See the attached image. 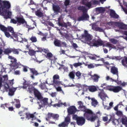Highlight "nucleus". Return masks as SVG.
Listing matches in <instances>:
<instances>
[{
  "instance_id": "412c9836",
  "label": "nucleus",
  "mask_w": 127,
  "mask_h": 127,
  "mask_svg": "<svg viewBox=\"0 0 127 127\" xmlns=\"http://www.w3.org/2000/svg\"><path fill=\"white\" fill-rule=\"evenodd\" d=\"M30 69L31 73H32V74L31 76V77L32 79H34V75L36 76L39 74V73H38L37 71H36L34 68H30Z\"/></svg>"
},
{
  "instance_id": "9b49d317",
  "label": "nucleus",
  "mask_w": 127,
  "mask_h": 127,
  "mask_svg": "<svg viewBox=\"0 0 127 127\" xmlns=\"http://www.w3.org/2000/svg\"><path fill=\"white\" fill-rule=\"evenodd\" d=\"M74 117L75 118L77 124L78 125L82 126L85 124V120L84 118L77 116L76 115H74Z\"/></svg>"
},
{
  "instance_id": "a878e982",
  "label": "nucleus",
  "mask_w": 127,
  "mask_h": 127,
  "mask_svg": "<svg viewBox=\"0 0 127 127\" xmlns=\"http://www.w3.org/2000/svg\"><path fill=\"white\" fill-rule=\"evenodd\" d=\"M98 96L102 100L105 98L107 96V95L103 91H101L99 93Z\"/></svg>"
},
{
  "instance_id": "5701e85b",
  "label": "nucleus",
  "mask_w": 127,
  "mask_h": 127,
  "mask_svg": "<svg viewBox=\"0 0 127 127\" xmlns=\"http://www.w3.org/2000/svg\"><path fill=\"white\" fill-rule=\"evenodd\" d=\"M8 80V76L7 75L0 76V83L2 84L3 82L5 83Z\"/></svg>"
},
{
  "instance_id": "423d86ee",
  "label": "nucleus",
  "mask_w": 127,
  "mask_h": 127,
  "mask_svg": "<svg viewBox=\"0 0 127 127\" xmlns=\"http://www.w3.org/2000/svg\"><path fill=\"white\" fill-rule=\"evenodd\" d=\"M60 78L59 76L57 74H55L53 76L52 85H53L55 87L57 86L63 85L62 82L60 80Z\"/></svg>"
},
{
  "instance_id": "de8ad7c7",
  "label": "nucleus",
  "mask_w": 127,
  "mask_h": 127,
  "mask_svg": "<svg viewBox=\"0 0 127 127\" xmlns=\"http://www.w3.org/2000/svg\"><path fill=\"white\" fill-rule=\"evenodd\" d=\"M81 73L79 71H77L76 73V75L78 77V79L81 78Z\"/></svg>"
},
{
  "instance_id": "c85d7f7f",
  "label": "nucleus",
  "mask_w": 127,
  "mask_h": 127,
  "mask_svg": "<svg viewBox=\"0 0 127 127\" xmlns=\"http://www.w3.org/2000/svg\"><path fill=\"white\" fill-rule=\"evenodd\" d=\"M25 115H26V118L28 119V120L31 118L32 119V120H33L34 117L33 114H31L29 113H26Z\"/></svg>"
},
{
  "instance_id": "13d9d810",
  "label": "nucleus",
  "mask_w": 127,
  "mask_h": 127,
  "mask_svg": "<svg viewBox=\"0 0 127 127\" xmlns=\"http://www.w3.org/2000/svg\"><path fill=\"white\" fill-rule=\"evenodd\" d=\"M12 33V35L16 39H17L18 38V35L15 32H13Z\"/></svg>"
},
{
  "instance_id": "e2e57ef3",
  "label": "nucleus",
  "mask_w": 127,
  "mask_h": 127,
  "mask_svg": "<svg viewBox=\"0 0 127 127\" xmlns=\"http://www.w3.org/2000/svg\"><path fill=\"white\" fill-rule=\"evenodd\" d=\"M62 104H63L62 103H58L57 104H56L53 105V106L54 107H56V106L58 107H60L61 106V105H62Z\"/></svg>"
},
{
  "instance_id": "dca6fc26",
  "label": "nucleus",
  "mask_w": 127,
  "mask_h": 127,
  "mask_svg": "<svg viewBox=\"0 0 127 127\" xmlns=\"http://www.w3.org/2000/svg\"><path fill=\"white\" fill-rule=\"evenodd\" d=\"M110 72L113 75H116L117 79L118 80L119 77L118 71V68L115 66H112L111 68Z\"/></svg>"
},
{
  "instance_id": "2f4dec72",
  "label": "nucleus",
  "mask_w": 127,
  "mask_h": 127,
  "mask_svg": "<svg viewBox=\"0 0 127 127\" xmlns=\"http://www.w3.org/2000/svg\"><path fill=\"white\" fill-rule=\"evenodd\" d=\"M78 105L79 106L78 107L79 109H80L82 110L85 108L86 107L85 106H84L83 103L81 101H79L77 102Z\"/></svg>"
},
{
  "instance_id": "20e7f679",
  "label": "nucleus",
  "mask_w": 127,
  "mask_h": 127,
  "mask_svg": "<svg viewBox=\"0 0 127 127\" xmlns=\"http://www.w3.org/2000/svg\"><path fill=\"white\" fill-rule=\"evenodd\" d=\"M11 5L9 2L7 0H0V12L4 10L8 9L11 8Z\"/></svg>"
},
{
  "instance_id": "72a5a7b5",
  "label": "nucleus",
  "mask_w": 127,
  "mask_h": 127,
  "mask_svg": "<svg viewBox=\"0 0 127 127\" xmlns=\"http://www.w3.org/2000/svg\"><path fill=\"white\" fill-rule=\"evenodd\" d=\"M12 48H7L5 49L4 52V54L6 55H9L12 52Z\"/></svg>"
},
{
  "instance_id": "4be33fe9",
  "label": "nucleus",
  "mask_w": 127,
  "mask_h": 127,
  "mask_svg": "<svg viewBox=\"0 0 127 127\" xmlns=\"http://www.w3.org/2000/svg\"><path fill=\"white\" fill-rule=\"evenodd\" d=\"M110 15L111 18L115 19H118L119 17V15L115 13L114 10H111L110 11Z\"/></svg>"
},
{
  "instance_id": "ea45409f",
  "label": "nucleus",
  "mask_w": 127,
  "mask_h": 127,
  "mask_svg": "<svg viewBox=\"0 0 127 127\" xmlns=\"http://www.w3.org/2000/svg\"><path fill=\"white\" fill-rule=\"evenodd\" d=\"M30 40L32 42H35L37 41V40L36 37L33 36H32L30 38Z\"/></svg>"
},
{
  "instance_id": "f704fd0d",
  "label": "nucleus",
  "mask_w": 127,
  "mask_h": 127,
  "mask_svg": "<svg viewBox=\"0 0 127 127\" xmlns=\"http://www.w3.org/2000/svg\"><path fill=\"white\" fill-rule=\"evenodd\" d=\"M20 51V50L19 49H16L14 48H12V52L15 54L18 55L19 54V51Z\"/></svg>"
},
{
  "instance_id": "a211bd4d",
  "label": "nucleus",
  "mask_w": 127,
  "mask_h": 127,
  "mask_svg": "<svg viewBox=\"0 0 127 127\" xmlns=\"http://www.w3.org/2000/svg\"><path fill=\"white\" fill-rule=\"evenodd\" d=\"M34 94L38 100H39L43 98V97L42 96L41 94L37 90L34 89Z\"/></svg>"
},
{
  "instance_id": "338daca9",
  "label": "nucleus",
  "mask_w": 127,
  "mask_h": 127,
  "mask_svg": "<svg viewBox=\"0 0 127 127\" xmlns=\"http://www.w3.org/2000/svg\"><path fill=\"white\" fill-rule=\"evenodd\" d=\"M14 101H13L12 102V104H14L15 102L17 103H20V101L19 99H14Z\"/></svg>"
},
{
  "instance_id": "4d7b16f0",
  "label": "nucleus",
  "mask_w": 127,
  "mask_h": 127,
  "mask_svg": "<svg viewBox=\"0 0 127 127\" xmlns=\"http://www.w3.org/2000/svg\"><path fill=\"white\" fill-rule=\"evenodd\" d=\"M40 51H41L44 52L46 53H48V52L49 51V50H48L47 49H42L41 48V49H40Z\"/></svg>"
},
{
  "instance_id": "6e6d98bb",
  "label": "nucleus",
  "mask_w": 127,
  "mask_h": 127,
  "mask_svg": "<svg viewBox=\"0 0 127 127\" xmlns=\"http://www.w3.org/2000/svg\"><path fill=\"white\" fill-rule=\"evenodd\" d=\"M114 46L110 43H106L105 46L108 47L109 48H113V46Z\"/></svg>"
},
{
  "instance_id": "cd10ccee",
  "label": "nucleus",
  "mask_w": 127,
  "mask_h": 127,
  "mask_svg": "<svg viewBox=\"0 0 127 127\" xmlns=\"http://www.w3.org/2000/svg\"><path fill=\"white\" fill-rule=\"evenodd\" d=\"M88 89L91 92H94L97 90L96 87L94 86H90L88 87Z\"/></svg>"
},
{
  "instance_id": "49530a36",
  "label": "nucleus",
  "mask_w": 127,
  "mask_h": 127,
  "mask_svg": "<svg viewBox=\"0 0 127 127\" xmlns=\"http://www.w3.org/2000/svg\"><path fill=\"white\" fill-rule=\"evenodd\" d=\"M82 65V64L81 63L78 62V63H75L73 64V66L75 67H77L78 66H80Z\"/></svg>"
},
{
  "instance_id": "69168bd1",
  "label": "nucleus",
  "mask_w": 127,
  "mask_h": 127,
  "mask_svg": "<svg viewBox=\"0 0 127 127\" xmlns=\"http://www.w3.org/2000/svg\"><path fill=\"white\" fill-rule=\"evenodd\" d=\"M29 86L28 84L26 82H25L24 83L23 88L24 89H26Z\"/></svg>"
},
{
  "instance_id": "4468645a",
  "label": "nucleus",
  "mask_w": 127,
  "mask_h": 127,
  "mask_svg": "<svg viewBox=\"0 0 127 127\" xmlns=\"http://www.w3.org/2000/svg\"><path fill=\"white\" fill-rule=\"evenodd\" d=\"M15 18L17 20L18 24L19 25H20L22 24H27V22L24 18L23 17H21L20 16H17L15 17Z\"/></svg>"
},
{
  "instance_id": "7c9ffc66",
  "label": "nucleus",
  "mask_w": 127,
  "mask_h": 127,
  "mask_svg": "<svg viewBox=\"0 0 127 127\" xmlns=\"http://www.w3.org/2000/svg\"><path fill=\"white\" fill-rule=\"evenodd\" d=\"M121 122L123 125H125L126 127H127V118L124 117L121 119Z\"/></svg>"
},
{
  "instance_id": "c9c22d12",
  "label": "nucleus",
  "mask_w": 127,
  "mask_h": 127,
  "mask_svg": "<svg viewBox=\"0 0 127 127\" xmlns=\"http://www.w3.org/2000/svg\"><path fill=\"white\" fill-rule=\"evenodd\" d=\"M77 9L78 10L82 11L83 13V12H87V10L84 6H80L78 7Z\"/></svg>"
},
{
  "instance_id": "c03bdc74",
  "label": "nucleus",
  "mask_w": 127,
  "mask_h": 127,
  "mask_svg": "<svg viewBox=\"0 0 127 127\" xmlns=\"http://www.w3.org/2000/svg\"><path fill=\"white\" fill-rule=\"evenodd\" d=\"M69 77L72 79H74L75 75L74 72H70L69 74Z\"/></svg>"
},
{
  "instance_id": "bb28decb",
  "label": "nucleus",
  "mask_w": 127,
  "mask_h": 127,
  "mask_svg": "<svg viewBox=\"0 0 127 127\" xmlns=\"http://www.w3.org/2000/svg\"><path fill=\"white\" fill-rule=\"evenodd\" d=\"M16 88H11L9 89V92L8 95H9L12 96L14 94V93L16 91Z\"/></svg>"
},
{
  "instance_id": "ddd939ff",
  "label": "nucleus",
  "mask_w": 127,
  "mask_h": 127,
  "mask_svg": "<svg viewBox=\"0 0 127 127\" xmlns=\"http://www.w3.org/2000/svg\"><path fill=\"white\" fill-rule=\"evenodd\" d=\"M70 122V118L68 117H67L64 119V121L60 124L58 125L59 127H66L68 126Z\"/></svg>"
},
{
  "instance_id": "0eeeda50",
  "label": "nucleus",
  "mask_w": 127,
  "mask_h": 127,
  "mask_svg": "<svg viewBox=\"0 0 127 127\" xmlns=\"http://www.w3.org/2000/svg\"><path fill=\"white\" fill-rule=\"evenodd\" d=\"M93 37L88 33L86 30L84 31V33L82 35L81 39L83 42L90 41L92 39Z\"/></svg>"
},
{
  "instance_id": "0e129e2a",
  "label": "nucleus",
  "mask_w": 127,
  "mask_h": 127,
  "mask_svg": "<svg viewBox=\"0 0 127 127\" xmlns=\"http://www.w3.org/2000/svg\"><path fill=\"white\" fill-rule=\"evenodd\" d=\"M4 33L5 36L6 37L9 38L11 36L10 35L9 33L7 31H5L4 32Z\"/></svg>"
},
{
  "instance_id": "2eb2a0df",
  "label": "nucleus",
  "mask_w": 127,
  "mask_h": 127,
  "mask_svg": "<svg viewBox=\"0 0 127 127\" xmlns=\"http://www.w3.org/2000/svg\"><path fill=\"white\" fill-rule=\"evenodd\" d=\"M110 121H112L113 124L115 125H118L119 124V122L118 120L115 119L114 117L111 116H110V118L109 120L105 123L108 124L110 122Z\"/></svg>"
},
{
  "instance_id": "473e14b6",
  "label": "nucleus",
  "mask_w": 127,
  "mask_h": 127,
  "mask_svg": "<svg viewBox=\"0 0 127 127\" xmlns=\"http://www.w3.org/2000/svg\"><path fill=\"white\" fill-rule=\"evenodd\" d=\"M36 15L38 17L40 18L43 16V14L39 10H38L35 12Z\"/></svg>"
},
{
  "instance_id": "052dcab7",
  "label": "nucleus",
  "mask_w": 127,
  "mask_h": 127,
  "mask_svg": "<svg viewBox=\"0 0 127 127\" xmlns=\"http://www.w3.org/2000/svg\"><path fill=\"white\" fill-rule=\"evenodd\" d=\"M56 90L57 91L59 92V91H62V89L60 87V86H57V87H56Z\"/></svg>"
},
{
  "instance_id": "4c0bfd02",
  "label": "nucleus",
  "mask_w": 127,
  "mask_h": 127,
  "mask_svg": "<svg viewBox=\"0 0 127 127\" xmlns=\"http://www.w3.org/2000/svg\"><path fill=\"white\" fill-rule=\"evenodd\" d=\"M117 22H110L107 23V24L109 26H112L114 27L116 26Z\"/></svg>"
},
{
  "instance_id": "f257e3e1",
  "label": "nucleus",
  "mask_w": 127,
  "mask_h": 127,
  "mask_svg": "<svg viewBox=\"0 0 127 127\" xmlns=\"http://www.w3.org/2000/svg\"><path fill=\"white\" fill-rule=\"evenodd\" d=\"M82 111L85 112L84 116L87 120L90 121L91 122H94L98 118L97 115L94 114L93 112L90 110L87 109L86 107L82 110Z\"/></svg>"
},
{
  "instance_id": "39448f33",
  "label": "nucleus",
  "mask_w": 127,
  "mask_h": 127,
  "mask_svg": "<svg viewBox=\"0 0 127 127\" xmlns=\"http://www.w3.org/2000/svg\"><path fill=\"white\" fill-rule=\"evenodd\" d=\"M89 44L91 46L98 47L103 45V46H104L103 42L100 39H93L92 41H90Z\"/></svg>"
},
{
  "instance_id": "9d476101",
  "label": "nucleus",
  "mask_w": 127,
  "mask_h": 127,
  "mask_svg": "<svg viewBox=\"0 0 127 127\" xmlns=\"http://www.w3.org/2000/svg\"><path fill=\"white\" fill-rule=\"evenodd\" d=\"M1 12H0V15H2L3 16L4 18L7 19L11 18L12 15V12L7 9H6L3 11L1 10Z\"/></svg>"
},
{
  "instance_id": "09e8293b",
  "label": "nucleus",
  "mask_w": 127,
  "mask_h": 127,
  "mask_svg": "<svg viewBox=\"0 0 127 127\" xmlns=\"http://www.w3.org/2000/svg\"><path fill=\"white\" fill-rule=\"evenodd\" d=\"M28 91H29L30 93H31L32 91L33 90V88L32 86L31 85H29L28 86Z\"/></svg>"
},
{
  "instance_id": "f03ea898",
  "label": "nucleus",
  "mask_w": 127,
  "mask_h": 127,
  "mask_svg": "<svg viewBox=\"0 0 127 127\" xmlns=\"http://www.w3.org/2000/svg\"><path fill=\"white\" fill-rule=\"evenodd\" d=\"M8 58L11 60L10 66L13 69L15 70L18 68H20L23 66L20 62H17L16 59L14 57L10 56H8Z\"/></svg>"
},
{
  "instance_id": "1a4fd4ad",
  "label": "nucleus",
  "mask_w": 127,
  "mask_h": 127,
  "mask_svg": "<svg viewBox=\"0 0 127 127\" xmlns=\"http://www.w3.org/2000/svg\"><path fill=\"white\" fill-rule=\"evenodd\" d=\"M87 12V11L83 12L81 16H79L77 20L78 21L89 20V16Z\"/></svg>"
},
{
  "instance_id": "774afa93",
  "label": "nucleus",
  "mask_w": 127,
  "mask_h": 127,
  "mask_svg": "<svg viewBox=\"0 0 127 127\" xmlns=\"http://www.w3.org/2000/svg\"><path fill=\"white\" fill-rule=\"evenodd\" d=\"M4 88L7 91L8 89H9L10 88L8 84L6 83L5 85Z\"/></svg>"
},
{
  "instance_id": "a18cd8bd",
  "label": "nucleus",
  "mask_w": 127,
  "mask_h": 127,
  "mask_svg": "<svg viewBox=\"0 0 127 127\" xmlns=\"http://www.w3.org/2000/svg\"><path fill=\"white\" fill-rule=\"evenodd\" d=\"M109 41L113 44H116L117 43V41L116 39L114 38H111L110 39Z\"/></svg>"
},
{
  "instance_id": "6ab92c4d",
  "label": "nucleus",
  "mask_w": 127,
  "mask_h": 127,
  "mask_svg": "<svg viewBox=\"0 0 127 127\" xmlns=\"http://www.w3.org/2000/svg\"><path fill=\"white\" fill-rule=\"evenodd\" d=\"M82 3L90 9L92 7V1L89 2L87 0H82Z\"/></svg>"
},
{
  "instance_id": "f3484780",
  "label": "nucleus",
  "mask_w": 127,
  "mask_h": 127,
  "mask_svg": "<svg viewBox=\"0 0 127 127\" xmlns=\"http://www.w3.org/2000/svg\"><path fill=\"white\" fill-rule=\"evenodd\" d=\"M76 111V109L74 106L70 107L67 109V112L69 114H74L75 113Z\"/></svg>"
},
{
  "instance_id": "e433bc0d",
  "label": "nucleus",
  "mask_w": 127,
  "mask_h": 127,
  "mask_svg": "<svg viewBox=\"0 0 127 127\" xmlns=\"http://www.w3.org/2000/svg\"><path fill=\"white\" fill-rule=\"evenodd\" d=\"M92 78L94 82H97L98 80L99 76L96 74H94L92 77Z\"/></svg>"
},
{
  "instance_id": "3c124183",
  "label": "nucleus",
  "mask_w": 127,
  "mask_h": 127,
  "mask_svg": "<svg viewBox=\"0 0 127 127\" xmlns=\"http://www.w3.org/2000/svg\"><path fill=\"white\" fill-rule=\"evenodd\" d=\"M46 85L45 83H41L40 87L42 89H44L46 88Z\"/></svg>"
},
{
  "instance_id": "c756f323",
  "label": "nucleus",
  "mask_w": 127,
  "mask_h": 127,
  "mask_svg": "<svg viewBox=\"0 0 127 127\" xmlns=\"http://www.w3.org/2000/svg\"><path fill=\"white\" fill-rule=\"evenodd\" d=\"M91 99L92 101L91 103L92 105L94 107H96L98 103V102L94 98H92Z\"/></svg>"
},
{
  "instance_id": "f8f14e48",
  "label": "nucleus",
  "mask_w": 127,
  "mask_h": 127,
  "mask_svg": "<svg viewBox=\"0 0 127 127\" xmlns=\"http://www.w3.org/2000/svg\"><path fill=\"white\" fill-rule=\"evenodd\" d=\"M48 99L46 98H42L41 99L39 100V103L41 104H39V107L38 109H40L41 108L44 107L45 106L48 105L49 104L48 102Z\"/></svg>"
},
{
  "instance_id": "a19ab883",
  "label": "nucleus",
  "mask_w": 127,
  "mask_h": 127,
  "mask_svg": "<svg viewBox=\"0 0 127 127\" xmlns=\"http://www.w3.org/2000/svg\"><path fill=\"white\" fill-rule=\"evenodd\" d=\"M46 58H48L49 59H50V58L52 57L53 55L50 52H48L47 53L46 55L45 56Z\"/></svg>"
},
{
  "instance_id": "bf43d9fd",
  "label": "nucleus",
  "mask_w": 127,
  "mask_h": 127,
  "mask_svg": "<svg viewBox=\"0 0 127 127\" xmlns=\"http://www.w3.org/2000/svg\"><path fill=\"white\" fill-rule=\"evenodd\" d=\"M22 66L23 67V71H24L25 72H27L28 71V67H27V66L23 65V66Z\"/></svg>"
},
{
  "instance_id": "79ce46f5",
  "label": "nucleus",
  "mask_w": 127,
  "mask_h": 127,
  "mask_svg": "<svg viewBox=\"0 0 127 127\" xmlns=\"http://www.w3.org/2000/svg\"><path fill=\"white\" fill-rule=\"evenodd\" d=\"M122 64L124 66L126 65L125 63L127 64V57H124V59L122 60Z\"/></svg>"
},
{
  "instance_id": "37998d69",
  "label": "nucleus",
  "mask_w": 127,
  "mask_h": 127,
  "mask_svg": "<svg viewBox=\"0 0 127 127\" xmlns=\"http://www.w3.org/2000/svg\"><path fill=\"white\" fill-rule=\"evenodd\" d=\"M35 53V51L33 50H29V51L28 52V54L30 56H33L34 55Z\"/></svg>"
},
{
  "instance_id": "58836bf2",
  "label": "nucleus",
  "mask_w": 127,
  "mask_h": 127,
  "mask_svg": "<svg viewBox=\"0 0 127 127\" xmlns=\"http://www.w3.org/2000/svg\"><path fill=\"white\" fill-rule=\"evenodd\" d=\"M0 29L1 31L4 32L5 31H7V28L1 25H0Z\"/></svg>"
},
{
  "instance_id": "5fc2aeb1",
  "label": "nucleus",
  "mask_w": 127,
  "mask_h": 127,
  "mask_svg": "<svg viewBox=\"0 0 127 127\" xmlns=\"http://www.w3.org/2000/svg\"><path fill=\"white\" fill-rule=\"evenodd\" d=\"M96 10L99 11H101L104 12L105 11V9L102 7H98L96 8Z\"/></svg>"
},
{
  "instance_id": "b1692460",
  "label": "nucleus",
  "mask_w": 127,
  "mask_h": 127,
  "mask_svg": "<svg viewBox=\"0 0 127 127\" xmlns=\"http://www.w3.org/2000/svg\"><path fill=\"white\" fill-rule=\"evenodd\" d=\"M61 41L60 40L57 38L55 39L54 41V44L55 46L58 47H61Z\"/></svg>"
},
{
  "instance_id": "603ef678",
  "label": "nucleus",
  "mask_w": 127,
  "mask_h": 127,
  "mask_svg": "<svg viewBox=\"0 0 127 127\" xmlns=\"http://www.w3.org/2000/svg\"><path fill=\"white\" fill-rule=\"evenodd\" d=\"M94 64H89L88 65V68L89 69H91L94 68L95 67V65H94Z\"/></svg>"
},
{
  "instance_id": "864d4df0",
  "label": "nucleus",
  "mask_w": 127,
  "mask_h": 127,
  "mask_svg": "<svg viewBox=\"0 0 127 127\" xmlns=\"http://www.w3.org/2000/svg\"><path fill=\"white\" fill-rule=\"evenodd\" d=\"M69 0H65L64 2V4L65 6H67L69 4Z\"/></svg>"
},
{
  "instance_id": "8fccbe9b",
  "label": "nucleus",
  "mask_w": 127,
  "mask_h": 127,
  "mask_svg": "<svg viewBox=\"0 0 127 127\" xmlns=\"http://www.w3.org/2000/svg\"><path fill=\"white\" fill-rule=\"evenodd\" d=\"M7 30L8 31L12 33L14 32V31L13 28L10 26L8 27L7 28Z\"/></svg>"
},
{
  "instance_id": "393cba45",
  "label": "nucleus",
  "mask_w": 127,
  "mask_h": 127,
  "mask_svg": "<svg viewBox=\"0 0 127 127\" xmlns=\"http://www.w3.org/2000/svg\"><path fill=\"white\" fill-rule=\"evenodd\" d=\"M53 9L54 11L56 12L59 13L60 12V8L59 6L58 5L53 4Z\"/></svg>"
},
{
  "instance_id": "680f3d73",
  "label": "nucleus",
  "mask_w": 127,
  "mask_h": 127,
  "mask_svg": "<svg viewBox=\"0 0 127 127\" xmlns=\"http://www.w3.org/2000/svg\"><path fill=\"white\" fill-rule=\"evenodd\" d=\"M11 22L14 24H16L17 23L18 24V22L17 21V20H15L14 19H12L11 20Z\"/></svg>"
},
{
  "instance_id": "aec40b11",
  "label": "nucleus",
  "mask_w": 127,
  "mask_h": 127,
  "mask_svg": "<svg viewBox=\"0 0 127 127\" xmlns=\"http://www.w3.org/2000/svg\"><path fill=\"white\" fill-rule=\"evenodd\" d=\"M116 27H119L120 28L122 29H127V26L122 22H117Z\"/></svg>"
},
{
  "instance_id": "6e6552de",
  "label": "nucleus",
  "mask_w": 127,
  "mask_h": 127,
  "mask_svg": "<svg viewBox=\"0 0 127 127\" xmlns=\"http://www.w3.org/2000/svg\"><path fill=\"white\" fill-rule=\"evenodd\" d=\"M106 89L115 93H118L122 90V88L119 86H114L108 85L106 87Z\"/></svg>"
},
{
  "instance_id": "7ed1b4c3",
  "label": "nucleus",
  "mask_w": 127,
  "mask_h": 127,
  "mask_svg": "<svg viewBox=\"0 0 127 127\" xmlns=\"http://www.w3.org/2000/svg\"><path fill=\"white\" fill-rule=\"evenodd\" d=\"M59 115L58 114L49 112L46 116L45 119L47 121H49V124H56L55 122L50 121V120L52 119L55 121L58 120L59 119Z\"/></svg>"
}]
</instances>
